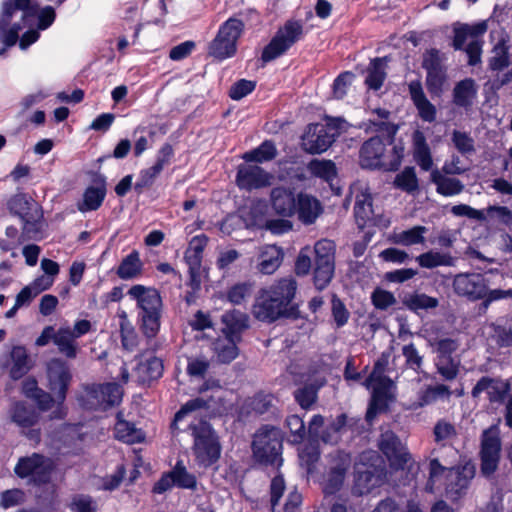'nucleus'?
<instances>
[{
    "mask_svg": "<svg viewBox=\"0 0 512 512\" xmlns=\"http://www.w3.org/2000/svg\"><path fill=\"white\" fill-rule=\"evenodd\" d=\"M297 282L293 277L275 281L267 288L261 289L252 307L253 316L262 322L272 323L294 313L291 302L295 297Z\"/></svg>",
    "mask_w": 512,
    "mask_h": 512,
    "instance_id": "nucleus-1",
    "label": "nucleus"
},
{
    "mask_svg": "<svg viewBox=\"0 0 512 512\" xmlns=\"http://www.w3.org/2000/svg\"><path fill=\"white\" fill-rule=\"evenodd\" d=\"M127 296L136 303L138 321L144 335L155 337L160 329L163 306L159 291L151 286L136 284L130 287Z\"/></svg>",
    "mask_w": 512,
    "mask_h": 512,
    "instance_id": "nucleus-2",
    "label": "nucleus"
},
{
    "mask_svg": "<svg viewBox=\"0 0 512 512\" xmlns=\"http://www.w3.org/2000/svg\"><path fill=\"white\" fill-rule=\"evenodd\" d=\"M188 430L193 439L191 447L194 460L199 467L214 465L221 456L222 446L212 426L205 420L192 421Z\"/></svg>",
    "mask_w": 512,
    "mask_h": 512,
    "instance_id": "nucleus-3",
    "label": "nucleus"
},
{
    "mask_svg": "<svg viewBox=\"0 0 512 512\" xmlns=\"http://www.w3.org/2000/svg\"><path fill=\"white\" fill-rule=\"evenodd\" d=\"M404 147L394 145L386 152V143L377 135L365 141L360 149V164L364 168L396 171L401 165Z\"/></svg>",
    "mask_w": 512,
    "mask_h": 512,
    "instance_id": "nucleus-4",
    "label": "nucleus"
},
{
    "mask_svg": "<svg viewBox=\"0 0 512 512\" xmlns=\"http://www.w3.org/2000/svg\"><path fill=\"white\" fill-rule=\"evenodd\" d=\"M29 0H6L2 4L0 15V55L14 46L19 39V32L23 26L19 22H12L13 18L20 14L22 21L35 16L32 9H29Z\"/></svg>",
    "mask_w": 512,
    "mask_h": 512,
    "instance_id": "nucleus-5",
    "label": "nucleus"
},
{
    "mask_svg": "<svg viewBox=\"0 0 512 512\" xmlns=\"http://www.w3.org/2000/svg\"><path fill=\"white\" fill-rule=\"evenodd\" d=\"M345 125V120L340 117H327L325 124H309L301 138L303 150L309 154L325 152L345 130Z\"/></svg>",
    "mask_w": 512,
    "mask_h": 512,
    "instance_id": "nucleus-6",
    "label": "nucleus"
},
{
    "mask_svg": "<svg viewBox=\"0 0 512 512\" xmlns=\"http://www.w3.org/2000/svg\"><path fill=\"white\" fill-rule=\"evenodd\" d=\"M282 431L273 426H263L254 435L252 451L255 460L262 464L282 465Z\"/></svg>",
    "mask_w": 512,
    "mask_h": 512,
    "instance_id": "nucleus-7",
    "label": "nucleus"
},
{
    "mask_svg": "<svg viewBox=\"0 0 512 512\" xmlns=\"http://www.w3.org/2000/svg\"><path fill=\"white\" fill-rule=\"evenodd\" d=\"M244 27L241 19L228 18L220 25L215 38L210 42L208 54L220 61L233 57L237 52V43Z\"/></svg>",
    "mask_w": 512,
    "mask_h": 512,
    "instance_id": "nucleus-8",
    "label": "nucleus"
},
{
    "mask_svg": "<svg viewBox=\"0 0 512 512\" xmlns=\"http://www.w3.org/2000/svg\"><path fill=\"white\" fill-rule=\"evenodd\" d=\"M486 30L487 24L485 22H479L473 25L463 24L454 28L453 48L455 50L465 51L470 66L481 63L484 44L482 36Z\"/></svg>",
    "mask_w": 512,
    "mask_h": 512,
    "instance_id": "nucleus-9",
    "label": "nucleus"
},
{
    "mask_svg": "<svg viewBox=\"0 0 512 512\" xmlns=\"http://www.w3.org/2000/svg\"><path fill=\"white\" fill-rule=\"evenodd\" d=\"M123 396L120 385L116 383L86 385L78 397L81 406L86 409H107L118 405Z\"/></svg>",
    "mask_w": 512,
    "mask_h": 512,
    "instance_id": "nucleus-10",
    "label": "nucleus"
},
{
    "mask_svg": "<svg viewBox=\"0 0 512 512\" xmlns=\"http://www.w3.org/2000/svg\"><path fill=\"white\" fill-rule=\"evenodd\" d=\"M49 389L55 394L57 405L51 414L52 419H63L67 415V408L64 405L66 393L71 380V373L68 365L60 360L53 359L48 364Z\"/></svg>",
    "mask_w": 512,
    "mask_h": 512,
    "instance_id": "nucleus-11",
    "label": "nucleus"
},
{
    "mask_svg": "<svg viewBox=\"0 0 512 512\" xmlns=\"http://www.w3.org/2000/svg\"><path fill=\"white\" fill-rule=\"evenodd\" d=\"M302 34L303 26L300 22L287 21L264 47L262 61L267 63L283 55L301 38Z\"/></svg>",
    "mask_w": 512,
    "mask_h": 512,
    "instance_id": "nucleus-12",
    "label": "nucleus"
},
{
    "mask_svg": "<svg viewBox=\"0 0 512 512\" xmlns=\"http://www.w3.org/2000/svg\"><path fill=\"white\" fill-rule=\"evenodd\" d=\"M54 467L55 464L51 458L33 453L31 456L20 458L14 472L22 479L29 478L34 484H45L50 481Z\"/></svg>",
    "mask_w": 512,
    "mask_h": 512,
    "instance_id": "nucleus-13",
    "label": "nucleus"
},
{
    "mask_svg": "<svg viewBox=\"0 0 512 512\" xmlns=\"http://www.w3.org/2000/svg\"><path fill=\"white\" fill-rule=\"evenodd\" d=\"M500 429L492 425L485 429L481 436L480 460L481 473L491 476L498 468L501 453Z\"/></svg>",
    "mask_w": 512,
    "mask_h": 512,
    "instance_id": "nucleus-14",
    "label": "nucleus"
},
{
    "mask_svg": "<svg viewBox=\"0 0 512 512\" xmlns=\"http://www.w3.org/2000/svg\"><path fill=\"white\" fill-rule=\"evenodd\" d=\"M378 446L387 457L391 468L403 470L407 467L410 471L413 470L415 463L412 461L406 446L394 432L390 430L384 431L380 436Z\"/></svg>",
    "mask_w": 512,
    "mask_h": 512,
    "instance_id": "nucleus-15",
    "label": "nucleus"
},
{
    "mask_svg": "<svg viewBox=\"0 0 512 512\" xmlns=\"http://www.w3.org/2000/svg\"><path fill=\"white\" fill-rule=\"evenodd\" d=\"M174 486L189 490H195L197 487L196 476L187 470L182 460L177 461L172 470L161 476L152 491L155 494H163Z\"/></svg>",
    "mask_w": 512,
    "mask_h": 512,
    "instance_id": "nucleus-16",
    "label": "nucleus"
},
{
    "mask_svg": "<svg viewBox=\"0 0 512 512\" xmlns=\"http://www.w3.org/2000/svg\"><path fill=\"white\" fill-rule=\"evenodd\" d=\"M351 465V456L343 451H335L329 455V466L323 480L325 494H333L343 485L347 470Z\"/></svg>",
    "mask_w": 512,
    "mask_h": 512,
    "instance_id": "nucleus-17",
    "label": "nucleus"
},
{
    "mask_svg": "<svg viewBox=\"0 0 512 512\" xmlns=\"http://www.w3.org/2000/svg\"><path fill=\"white\" fill-rule=\"evenodd\" d=\"M453 289L459 296L479 300L487 294V281L479 273H461L455 276Z\"/></svg>",
    "mask_w": 512,
    "mask_h": 512,
    "instance_id": "nucleus-18",
    "label": "nucleus"
},
{
    "mask_svg": "<svg viewBox=\"0 0 512 512\" xmlns=\"http://www.w3.org/2000/svg\"><path fill=\"white\" fill-rule=\"evenodd\" d=\"M173 154L174 150L170 144L166 143L162 145L156 155L155 163L151 167L142 169L139 172L137 181L134 184V189L138 193H141L143 189L152 186L164 167L170 163Z\"/></svg>",
    "mask_w": 512,
    "mask_h": 512,
    "instance_id": "nucleus-19",
    "label": "nucleus"
},
{
    "mask_svg": "<svg viewBox=\"0 0 512 512\" xmlns=\"http://www.w3.org/2000/svg\"><path fill=\"white\" fill-rule=\"evenodd\" d=\"M273 175L257 165L242 164L238 166L236 184L247 191L261 189L271 185Z\"/></svg>",
    "mask_w": 512,
    "mask_h": 512,
    "instance_id": "nucleus-20",
    "label": "nucleus"
},
{
    "mask_svg": "<svg viewBox=\"0 0 512 512\" xmlns=\"http://www.w3.org/2000/svg\"><path fill=\"white\" fill-rule=\"evenodd\" d=\"M392 381L388 377H378L368 389H372V396L366 413L367 421L371 422L375 416L387 407L390 398Z\"/></svg>",
    "mask_w": 512,
    "mask_h": 512,
    "instance_id": "nucleus-21",
    "label": "nucleus"
},
{
    "mask_svg": "<svg viewBox=\"0 0 512 512\" xmlns=\"http://www.w3.org/2000/svg\"><path fill=\"white\" fill-rule=\"evenodd\" d=\"M208 243V237L204 234L194 236L185 251V261L189 267L191 282L197 287L200 284V268L202 264L203 251Z\"/></svg>",
    "mask_w": 512,
    "mask_h": 512,
    "instance_id": "nucleus-22",
    "label": "nucleus"
},
{
    "mask_svg": "<svg viewBox=\"0 0 512 512\" xmlns=\"http://www.w3.org/2000/svg\"><path fill=\"white\" fill-rule=\"evenodd\" d=\"M423 333L429 346L437 354V357L452 356L460 347L458 339L442 337L441 329L435 324L426 325Z\"/></svg>",
    "mask_w": 512,
    "mask_h": 512,
    "instance_id": "nucleus-23",
    "label": "nucleus"
},
{
    "mask_svg": "<svg viewBox=\"0 0 512 512\" xmlns=\"http://www.w3.org/2000/svg\"><path fill=\"white\" fill-rule=\"evenodd\" d=\"M511 385L507 380L482 377L472 389V396L479 397L486 393L491 402L502 403L506 399Z\"/></svg>",
    "mask_w": 512,
    "mask_h": 512,
    "instance_id": "nucleus-24",
    "label": "nucleus"
},
{
    "mask_svg": "<svg viewBox=\"0 0 512 512\" xmlns=\"http://www.w3.org/2000/svg\"><path fill=\"white\" fill-rule=\"evenodd\" d=\"M411 151L414 162L422 171H433L434 161L431 148L423 131L416 129L411 136Z\"/></svg>",
    "mask_w": 512,
    "mask_h": 512,
    "instance_id": "nucleus-25",
    "label": "nucleus"
},
{
    "mask_svg": "<svg viewBox=\"0 0 512 512\" xmlns=\"http://www.w3.org/2000/svg\"><path fill=\"white\" fill-rule=\"evenodd\" d=\"M284 252L274 244H265L258 248L257 270L264 275L273 274L282 264Z\"/></svg>",
    "mask_w": 512,
    "mask_h": 512,
    "instance_id": "nucleus-26",
    "label": "nucleus"
},
{
    "mask_svg": "<svg viewBox=\"0 0 512 512\" xmlns=\"http://www.w3.org/2000/svg\"><path fill=\"white\" fill-rule=\"evenodd\" d=\"M294 191L286 187H275L270 193V202L274 212L283 217H291L296 212Z\"/></svg>",
    "mask_w": 512,
    "mask_h": 512,
    "instance_id": "nucleus-27",
    "label": "nucleus"
},
{
    "mask_svg": "<svg viewBox=\"0 0 512 512\" xmlns=\"http://www.w3.org/2000/svg\"><path fill=\"white\" fill-rule=\"evenodd\" d=\"M478 94V85L473 78L457 82L452 90V102L456 107L468 111L472 108Z\"/></svg>",
    "mask_w": 512,
    "mask_h": 512,
    "instance_id": "nucleus-28",
    "label": "nucleus"
},
{
    "mask_svg": "<svg viewBox=\"0 0 512 512\" xmlns=\"http://www.w3.org/2000/svg\"><path fill=\"white\" fill-rule=\"evenodd\" d=\"M409 93L420 118L425 122H433L436 119V107L427 99L419 81L409 83Z\"/></svg>",
    "mask_w": 512,
    "mask_h": 512,
    "instance_id": "nucleus-29",
    "label": "nucleus"
},
{
    "mask_svg": "<svg viewBox=\"0 0 512 512\" xmlns=\"http://www.w3.org/2000/svg\"><path fill=\"white\" fill-rule=\"evenodd\" d=\"M163 363L158 357L140 359L134 368L133 377L140 384L150 383L162 376Z\"/></svg>",
    "mask_w": 512,
    "mask_h": 512,
    "instance_id": "nucleus-30",
    "label": "nucleus"
},
{
    "mask_svg": "<svg viewBox=\"0 0 512 512\" xmlns=\"http://www.w3.org/2000/svg\"><path fill=\"white\" fill-rule=\"evenodd\" d=\"M355 194L354 214L357 223L363 227L373 214L372 196L367 185H357L353 187Z\"/></svg>",
    "mask_w": 512,
    "mask_h": 512,
    "instance_id": "nucleus-31",
    "label": "nucleus"
},
{
    "mask_svg": "<svg viewBox=\"0 0 512 512\" xmlns=\"http://www.w3.org/2000/svg\"><path fill=\"white\" fill-rule=\"evenodd\" d=\"M296 212L302 223L312 224L322 213V206L315 197L300 193L297 196Z\"/></svg>",
    "mask_w": 512,
    "mask_h": 512,
    "instance_id": "nucleus-32",
    "label": "nucleus"
},
{
    "mask_svg": "<svg viewBox=\"0 0 512 512\" xmlns=\"http://www.w3.org/2000/svg\"><path fill=\"white\" fill-rule=\"evenodd\" d=\"M450 395L451 391L446 385L426 386L417 393L416 400L411 401L406 408L417 410L435 403L438 399L449 398Z\"/></svg>",
    "mask_w": 512,
    "mask_h": 512,
    "instance_id": "nucleus-33",
    "label": "nucleus"
},
{
    "mask_svg": "<svg viewBox=\"0 0 512 512\" xmlns=\"http://www.w3.org/2000/svg\"><path fill=\"white\" fill-rule=\"evenodd\" d=\"M474 476L473 467L464 466L462 468L451 469L449 471V484L447 485V493L453 499H457L468 488L470 480Z\"/></svg>",
    "mask_w": 512,
    "mask_h": 512,
    "instance_id": "nucleus-34",
    "label": "nucleus"
},
{
    "mask_svg": "<svg viewBox=\"0 0 512 512\" xmlns=\"http://www.w3.org/2000/svg\"><path fill=\"white\" fill-rule=\"evenodd\" d=\"M428 229L422 225H416L409 229L396 232L394 231L388 237V240L396 245L410 247L414 245H425Z\"/></svg>",
    "mask_w": 512,
    "mask_h": 512,
    "instance_id": "nucleus-35",
    "label": "nucleus"
},
{
    "mask_svg": "<svg viewBox=\"0 0 512 512\" xmlns=\"http://www.w3.org/2000/svg\"><path fill=\"white\" fill-rule=\"evenodd\" d=\"M510 66V53L508 40L502 37L492 48L491 56L488 59V68L492 72H496L500 75V72L504 71ZM503 73H501L502 75ZM495 77L494 79H496Z\"/></svg>",
    "mask_w": 512,
    "mask_h": 512,
    "instance_id": "nucleus-36",
    "label": "nucleus"
},
{
    "mask_svg": "<svg viewBox=\"0 0 512 512\" xmlns=\"http://www.w3.org/2000/svg\"><path fill=\"white\" fill-rule=\"evenodd\" d=\"M115 437L128 444L140 443L145 439V433L134 423L123 419L121 412L117 413V422L114 428Z\"/></svg>",
    "mask_w": 512,
    "mask_h": 512,
    "instance_id": "nucleus-37",
    "label": "nucleus"
},
{
    "mask_svg": "<svg viewBox=\"0 0 512 512\" xmlns=\"http://www.w3.org/2000/svg\"><path fill=\"white\" fill-rule=\"evenodd\" d=\"M10 417L22 430L29 429L38 421L36 410L22 401L15 402L10 409Z\"/></svg>",
    "mask_w": 512,
    "mask_h": 512,
    "instance_id": "nucleus-38",
    "label": "nucleus"
},
{
    "mask_svg": "<svg viewBox=\"0 0 512 512\" xmlns=\"http://www.w3.org/2000/svg\"><path fill=\"white\" fill-rule=\"evenodd\" d=\"M222 322L225 325V334L233 337H239V335L249 327L248 315L239 310L224 313L222 315Z\"/></svg>",
    "mask_w": 512,
    "mask_h": 512,
    "instance_id": "nucleus-39",
    "label": "nucleus"
},
{
    "mask_svg": "<svg viewBox=\"0 0 512 512\" xmlns=\"http://www.w3.org/2000/svg\"><path fill=\"white\" fill-rule=\"evenodd\" d=\"M431 181L436 185L437 192L443 196L458 195L464 190V185L460 180L446 177L438 169L431 172Z\"/></svg>",
    "mask_w": 512,
    "mask_h": 512,
    "instance_id": "nucleus-40",
    "label": "nucleus"
},
{
    "mask_svg": "<svg viewBox=\"0 0 512 512\" xmlns=\"http://www.w3.org/2000/svg\"><path fill=\"white\" fill-rule=\"evenodd\" d=\"M373 113L378 116L379 120H370L367 129L381 134V136L385 137L386 141L390 144L398 130L397 126L387 121L390 116V112L386 109L378 108L375 109Z\"/></svg>",
    "mask_w": 512,
    "mask_h": 512,
    "instance_id": "nucleus-41",
    "label": "nucleus"
},
{
    "mask_svg": "<svg viewBox=\"0 0 512 512\" xmlns=\"http://www.w3.org/2000/svg\"><path fill=\"white\" fill-rule=\"evenodd\" d=\"M12 365L11 378L17 380L23 377L31 368V361L24 346H14L10 353Z\"/></svg>",
    "mask_w": 512,
    "mask_h": 512,
    "instance_id": "nucleus-42",
    "label": "nucleus"
},
{
    "mask_svg": "<svg viewBox=\"0 0 512 512\" xmlns=\"http://www.w3.org/2000/svg\"><path fill=\"white\" fill-rule=\"evenodd\" d=\"M237 340H239V337L225 335L213 343V350L219 362L230 363L237 357Z\"/></svg>",
    "mask_w": 512,
    "mask_h": 512,
    "instance_id": "nucleus-43",
    "label": "nucleus"
},
{
    "mask_svg": "<svg viewBox=\"0 0 512 512\" xmlns=\"http://www.w3.org/2000/svg\"><path fill=\"white\" fill-rule=\"evenodd\" d=\"M492 337L500 347L512 346V316H503L490 324Z\"/></svg>",
    "mask_w": 512,
    "mask_h": 512,
    "instance_id": "nucleus-44",
    "label": "nucleus"
},
{
    "mask_svg": "<svg viewBox=\"0 0 512 512\" xmlns=\"http://www.w3.org/2000/svg\"><path fill=\"white\" fill-rule=\"evenodd\" d=\"M106 196L105 184L100 186H89L83 194V199L77 204L78 210L81 212L95 211L103 203Z\"/></svg>",
    "mask_w": 512,
    "mask_h": 512,
    "instance_id": "nucleus-45",
    "label": "nucleus"
},
{
    "mask_svg": "<svg viewBox=\"0 0 512 512\" xmlns=\"http://www.w3.org/2000/svg\"><path fill=\"white\" fill-rule=\"evenodd\" d=\"M386 66V58H375L370 62L365 79L370 89L377 91L382 87L386 78Z\"/></svg>",
    "mask_w": 512,
    "mask_h": 512,
    "instance_id": "nucleus-46",
    "label": "nucleus"
},
{
    "mask_svg": "<svg viewBox=\"0 0 512 512\" xmlns=\"http://www.w3.org/2000/svg\"><path fill=\"white\" fill-rule=\"evenodd\" d=\"M59 352L65 355L67 358H75L77 355V345L75 338L71 334V328L69 326L60 327L54 334L53 342Z\"/></svg>",
    "mask_w": 512,
    "mask_h": 512,
    "instance_id": "nucleus-47",
    "label": "nucleus"
},
{
    "mask_svg": "<svg viewBox=\"0 0 512 512\" xmlns=\"http://www.w3.org/2000/svg\"><path fill=\"white\" fill-rule=\"evenodd\" d=\"M142 262L137 251L128 254L117 268V275L122 280L134 279L141 274Z\"/></svg>",
    "mask_w": 512,
    "mask_h": 512,
    "instance_id": "nucleus-48",
    "label": "nucleus"
},
{
    "mask_svg": "<svg viewBox=\"0 0 512 512\" xmlns=\"http://www.w3.org/2000/svg\"><path fill=\"white\" fill-rule=\"evenodd\" d=\"M382 477L370 469L358 471L355 477L354 491L357 494L369 493L373 488L380 486Z\"/></svg>",
    "mask_w": 512,
    "mask_h": 512,
    "instance_id": "nucleus-49",
    "label": "nucleus"
},
{
    "mask_svg": "<svg viewBox=\"0 0 512 512\" xmlns=\"http://www.w3.org/2000/svg\"><path fill=\"white\" fill-rule=\"evenodd\" d=\"M416 261L422 268L426 269L454 265V258L449 253H441L433 250L418 255Z\"/></svg>",
    "mask_w": 512,
    "mask_h": 512,
    "instance_id": "nucleus-50",
    "label": "nucleus"
},
{
    "mask_svg": "<svg viewBox=\"0 0 512 512\" xmlns=\"http://www.w3.org/2000/svg\"><path fill=\"white\" fill-rule=\"evenodd\" d=\"M403 304L411 311L419 313L424 310L434 309L438 306L437 298L428 296L424 293H411L404 297Z\"/></svg>",
    "mask_w": 512,
    "mask_h": 512,
    "instance_id": "nucleus-51",
    "label": "nucleus"
},
{
    "mask_svg": "<svg viewBox=\"0 0 512 512\" xmlns=\"http://www.w3.org/2000/svg\"><path fill=\"white\" fill-rule=\"evenodd\" d=\"M277 149L272 141L266 140L257 148L243 154L242 159L247 163H263L273 160Z\"/></svg>",
    "mask_w": 512,
    "mask_h": 512,
    "instance_id": "nucleus-52",
    "label": "nucleus"
},
{
    "mask_svg": "<svg viewBox=\"0 0 512 512\" xmlns=\"http://www.w3.org/2000/svg\"><path fill=\"white\" fill-rule=\"evenodd\" d=\"M81 424H65L57 432V439L63 443L65 447L77 449L78 443L83 441L84 433Z\"/></svg>",
    "mask_w": 512,
    "mask_h": 512,
    "instance_id": "nucleus-53",
    "label": "nucleus"
},
{
    "mask_svg": "<svg viewBox=\"0 0 512 512\" xmlns=\"http://www.w3.org/2000/svg\"><path fill=\"white\" fill-rule=\"evenodd\" d=\"M29 9H32L35 13V16L27 19L26 21H22L21 24L24 27L31 26L35 19H37V29L38 30H46L49 28L55 21L56 13L53 7L51 6H45L44 8L40 9L39 11L31 6V1L29 0Z\"/></svg>",
    "mask_w": 512,
    "mask_h": 512,
    "instance_id": "nucleus-54",
    "label": "nucleus"
},
{
    "mask_svg": "<svg viewBox=\"0 0 512 512\" xmlns=\"http://www.w3.org/2000/svg\"><path fill=\"white\" fill-rule=\"evenodd\" d=\"M346 414H340L324 430L321 439L325 443L336 444L347 429Z\"/></svg>",
    "mask_w": 512,
    "mask_h": 512,
    "instance_id": "nucleus-55",
    "label": "nucleus"
},
{
    "mask_svg": "<svg viewBox=\"0 0 512 512\" xmlns=\"http://www.w3.org/2000/svg\"><path fill=\"white\" fill-rule=\"evenodd\" d=\"M298 457L300 465L306 469L307 474H312L320 457L318 446L313 443L304 445L299 448Z\"/></svg>",
    "mask_w": 512,
    "mask_h": 512,
    "instance_id": "nucleus-56",
    "label": "nucleus"
},
{
    "mask_svg": "<svg viewBox=\"0 0 512 512\" xmlns=\"http://www.w3.org/2000/svg\"><path fill=\"white\" fill-rule=\"evenodd\" d=\"M243 220L247 228L264 229L266 221V206L264 204H254L249 211L243 215Z\"/></svg>",
    "mask_w": 512,
    "mask_h": 512,
    "instance_id": "nucleus-57",
    "label": "nucleus"
},
{
    "mask_svg": "<svg viewBox=\"0 0 512 512\" xmlns=\"http://www.w3.org/2000/svg\"><path fill=\"white\" fill-rule=\"evenodd\" d=\"M335 270V263H315L314 285L318 290H323L331 282Z\"/></svg>",
    "mask_w": 512,
    "mask_h": 512,
    "instance_id": "nucleus-58",
    "label": "nucleus"
},
{
    "mask_svg": "<svg viewBox=\"0 0 512 512\" xmlns=\"http://www.w3.org/2000/svg\"><path fill=\"white\" fill-rule=\"evenodd\" d=\"M372 512H422L420 504L415 500H408L402 509L392 498H386L379 502Z\"/></svg>",
    "mask_w": 512,
    "mask_h": 512,
    "instance_id": "nucleus-59",
    "label": "nucleus"
},
{
    "mask_svg": "<svg viewBox=\"0 0 512 512\" xmlns=\"http://www.w3.org/2000/svg\"><path fill=\"white\" fill-rule=\"evenodd\" d=\"M394 185L408 193L418 189V178L414 167H406L402 172L396 175Z\"/></svg>",
    "mask_w": 512,
    "mask_h": 512,
    "instance_id": "nucleus-60",
    "label": "nucleus"
},
{
    "mask_svg": "<svg viewBox=\"0 0 512 512\" xmlns=\"http://www.w3.org/2000/svg\"><path fill=\"white\" fill-rule=\"evenodd\" d=\"M436 367L445 380H453L459 373L460 360L452 356L437 357Z\"/></svg>",
    "mask_w": 512,
    "mask_h": 512,
    "instance_id": "nucleus-61",
    "label": "nucleus"
},
{
    "mask_svg": "<svg viewBox=\"0 0 512 512\" xmlns=\"http://www.w3.org/2000/svg\"><path fill=\"white\" fill-rule=\"evenodd\" d=\"M433 435L434 440L444 446L457 436V430L454 424L441 419L436 422L433 428Z\"/></svg>",
    "mask_w": 512,
    "mask_h": 512,
    "instance_id": "nucleus-62",
    "label": "nucleus"
},
{
    "mask_svg": "<svg viewBox=\"0 0 512 512\" xmlns=\"http://www.w3.org/2000/svg\"><path fill=\"white\" fill-rule=\"evenodd\" d=\"M209 368L210 361L205 356H191L187 359V374L192 378H204Z\"/></svg>",
    "mask_w": 512,
    "mask_h": 512,
    "instance_id": "nucleus-63",
    "label": "nucleus"
},
{
    "mask_svg": "<svg viewBox=\"0 0 512 512\" xmlns=\"http://www.w3.org/2000/svg\"><path fill=\"white\" fill-rule=\"evenodd\" d=\"M314 251L315 263H335V244L333 241L328 239L319 240L315 244Z\"/></svg>",
    "mask_w": 512,
    "mask_h": 512,
    "instance_id": "nucleus-64",
    "label": "nucleus"
}]
</instances>
